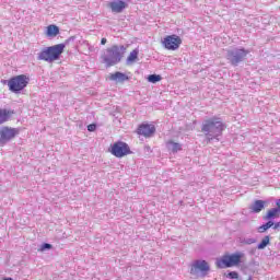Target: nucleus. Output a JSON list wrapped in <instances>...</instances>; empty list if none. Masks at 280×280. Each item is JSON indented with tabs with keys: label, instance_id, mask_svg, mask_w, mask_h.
<instances>
[{
	"label": "nucleus",
	"instance_id": "15",
	"mask_svg": "<svg viewBox=\"0 0 280 280\" xmlns=\"http://www.w3.org/2000/svg\"><path fill=\"white\" fill-rule=\"evenodd\" d=\"M109 8H110L112 12H116L117 14H119V12H124V10L126 8V2H124L121 0L110 2Z\"/></svg>",
	"mask_w": 280,
	"mask_h": 280
},
{
	"label": "nucleus",
	"instance_id": "22",
	"mask_svg": "<svg viewBox=\"0 0 280 280\" xmlns=\"http://www.w3.org/2000/svg\"><path fill=\"white\" fill-rule=\"evenodd\" d=\"M161 80H163L161 74H151L148 77V82H151V84H156V82H161Z\"/></svg>",
	"mask_w": 280,
	"mask_h": 280
},
{
	"label": "nucleus",
	"instance_id": "14",
	"mask_svg": "<svg viewBox=\"0 0 280 280\" xmlns=\"http://www.w3.org/2000/svg\"><path fill=\"white\" fill-rule=\"evenodd\" d=\"M266 207V201L264 200H256L254 203L249 207L252 213H261Z\"/></svg>",
	"mask_w": 280,
	"mask_h": 280
},
{
	"label": "nucleus",
	"instance_id": "8",
	"mask_svg": "<svg viewBox=\"0 0 280 280\" xmlns=\"http://www.w3.org/2000/svg\"><path fill=\"white\" fill-rule=\"evenodd\" d=\"M246 56H248V50L244 48L228 51V60H230L231 65L234 67H237V65H240V62H242Z\"/></svg>",
	"mask_w": 280,
	"mask_h": 280
},
{
	"label": "nucleus",
	"instance_id": "16",
	"mask_svg": "<svg viewBox=\"0 0 280 280\" xmlns=\"http://www.w3.org/2000/svg\"><path fill=\"white\" fill-rule=\"evenodd\" d=\"M58 34H60V28L56 26V24H50L47 26L46 36H48V38H56Z\"/></svg>",
	"mask_w": 280,
	"mask_h": 280
},
{
	"label": "nucleus",
	"instance_id": "24",
	"mask_svg": "<svg viewBox=\"0 0 280 280\" xmlns=\"http://www.w3.org/2000/svg\"><path fill=\"white\" fill-rule=\"evenodd\" d=\"M89 132H95L97 130V125L96 124H91L88 126Z\"/></svg>",
	"mask_w": 280,
	"mask_h": 280
},
{
	"label": "nucleus",
	"instance_id": "9",
	"mask_svg": "<svg viewBox=\"0 0 280 280\" xmlns=\"http://www.w3.org/2000/svg\"><path fill=\"white\" fill-rule=\"evenodd\" d=\"M19 135V129L12 127L0 128V143H8Z\"/></svg>",
	"mask_w": 280,
	"mask_h": 280
},
{
	"label": "nucleus",
	"instance_id": "12",
	"mask_svg": "<svg viewBox=\"0 0 280 280\" xmlns=\"http://www.w3.org/2000/svg\"><path fill=\"white\" fill-rule=\"evenodd\" d=\"M108 78L112 82H118L119 84H124V82H128V80H130V77L119 71L110 73Z\"/></svg>",
	"mask_w": 280,
	"mask_h": 280
},
{
	"label": "nucleus",
	"instance_id": "6",
	"mask_svg": "<svg viewBox=\"0 0 280 280\" xmlns=\"http://www.w3.org/2000/svg\"><path fill=\"white\" fill-rule=\"evenodd\" d=\"M110 154L113 156H116V159H124V156H128V154H132V151H130V147L128 143L124 141H117L115 142L110 149H109Z\"/></svg>",
	"mask_w": 280,
	"mask_h": 280
},
{
	"label": "nucleus",
	"instance_id": "26",
	"mask_svg": "<svg viewBox=\"0 0 280 280\" xmlns=\"http://www.w3.org/2000/svg\"><path fill=\"white\" fill-rule=\"evenodd\" d=\"M255 238H248L247 241H245L244 242V244H248V245H250V244H255Z\"/></svg>",
	"mask_w": 280,
	"mask_h": 280
},
{
	"label": "nucleus",
	"instance_id": "11",
	"mask_svg": "<svg viewBox=\"0 0 280 280\" xmlns=\"http://www.w3.org/2000/svg\"><path fill=\"white\" fill-rule=\"evenodd\" d=\"M156 132V127L150 124H142L138 127V135L142 137H152Z\"/></svg>",
	"mask_w": 280,
	"mask_h": 280
},
{
	"label": "nucleus",
	"instance_id": "1",
	"mask_svg": "<svg viewBox=\"0 0 280 280\" xmlns=\"http://www.w3.org/2000/svg\"><path fill=\"white\" fill-rule=\"evenodd\" d=\"M224 130H226V124L222 121V118L215 116L206 119L201 126V132H203L208 139L222 137V132H224Z\"/></svg>",
	"mask_w": 280,
	"mask_h": 280
},
{
	"label": "nucleus",
	"instance_id": "17",
	"mask_svg": "<svg viewBox=\"0 0 280 280\" xmlns=\"http://www.w3.org/2000/svg\"><path fill=\"white\" fill-rule=\"evenodd\" d=\"M279 208H271L267 211L266 215L264 217V220H269V222H271L270 220H275L279 218Z\"/></svg>",
	"mask_w": 280,
	"mask_h": 280
},
{
	"label": "nucleus",
	"instance_id": "20",
	"mask_svg": "<svg viewBox=\"0 0 280 280\" xmlns=\"http://www.w3.org/2000/svg\"><path fill=\"white\" fill-rule=\"evenodd\" d=\"M168 145H172L171 150L172 152L176 153V152H180V150H183V147L180 145V143L178 142H174L172 140H170L167 142Z\"/></svg>",
	"mask_w": 280,
	"mask_h": 280
},
{
	"label": "nucleus",
	"instance_id": "5",
	"mask_svg": "<svg viewBox=\"0 0 280 280\" xmlns=\"http://www.w3.org/2000/svg\"><path fill=\"white\" fill-rule=\"evenodd\" d=\"M30 84V77L26 74H19L11 78L8 82L9 90L12 93H21Z\"/></svg>",
	"mask_w": 280,
	"mask_h": 280
},
{
	"label": "nucleus",
	"instance_id": "21",
	"mask_svg": "<svg viewBox=\"0 0 280 280\" xmlns=\"http://www.w3.org/2000/svg\"><path fill=\"white\" fill-rule=\"evenodd\" d=\"M268 244H270V236L267 235L258 244V246H257L258 250H264V248H266V246H268Z\"/></svg>",
	"mask_w": 280,
	"mask_h": 280
},
{
	"label": "nucleus",
	"instance_id": "27",
	"mask_svg": "<svg viewBox=\"0 0 280 280\" xmlns=\"http://www.w3.org/2000/svg\"><path fill=\"white\" fill-rule=\"evenodd\" d=\"M272 228H273L275 230L280 229V222L273 223Z\"/></svg>",
	"mask_w": 280,
	"mask_h": 280
},
{
	"label": "nucleus",
	"instance_id": "25",
	"mask_svg": "<svg viewBox=\"0 0 280 280\" xmlns=\"http://www.w3.org/2000/svg\"><path fill=\"white\" fill-rule=\"evenodd\" d=\"M49 249V248H51V244H49V243H45L43 246H42V250H45V249Z\"/></svg>",
	"mask_w": 280,
	"mask_h": 280
},
{
	"label": "nucleus",
	"instance_id": "2",
	"mask_svg": "<svg viewBox=\"0 0 280 280\" xmlns=\"http://www.w3.org/2000/svg\"><path fill=\"white\" fill-rule=\"evenodd\" d=\"M125 54L126 48L124 45H113L101 55V60L106 67H115V65L121 62Z\"/></svg>",
	"mask_w": 280,
	"mask_h": 280
},
{
	"label": "nucleus",
	"instance_id": "19",
	"mask_svg": "<svg viewBox=\"0 0 280 280\" xmlns=\"http://www.w3.org/2000/svg\"><path fill=\"white\" fill-rule=\"evenodd\" d=\"M272 226H275V222L268 221L258 228V233H266V231H268V229H272Z\"/></svg>",
	"mask_w": 280,
	"mask_h": 280
},
{
	"label": "nucleus",
	"instance_id": "29",
	"mask_svg": "<svg viewBox=\"0 0 280 280\" xmlns=\"http://www.w3.org/2000/svg\"><path fill=\"white\" fill-rule=\"evenodd\" d=\"M2 280H12V278H3Z\"/></svg>",
	"mask_w": 280,
	"mask_h": 280
},
{
	"label": "nucleus",
	"instance_id": "13",
	"mask_svg": "<svg viewBox=\"0 0 280 280\" xmlns=\"http://www.w3.org/2000/svg\"><path fill=\"white\" fill-rule=\"evenodd\" d=\"M12 115H14V110L8 108H0V126L10 121V119H12Z\"/></svg>",
	"mask_w": 280,
	"mask_h": 280
},
{
	"label": "nucleus",
	"instance_id": "18",
	"mask_svg": "<svg viewBox=\"0 0 280 280\" xmlns=\"http://www.w3.org/2000/svg\"><path fill=\"white\" fill-rule=\"evenodd\" d=\"M139 60V50L138 48L133 49L127 57V65H135V61Z\"/></svg>",
	"mask_w": 280,
	"mask_h": 280
},
{
	"label": "nucleus",
	"instance_id": "4",
	"mask_svg": "<svg viewBox=\"0 0 280 280\" xmlns=\"http://www.w3.org/2000/svg\"><path fill=\"white\" fill-rule=\"evenodd\" d=\"M244 253L224 254L222 257L217 258V268H233L242 264Z\"/></svg>",
	"mask_w": 280,
	"mask_h": 280
},
{
	"label": "nucleus",
	"instance_id": "10",
	"mask_svg": "<svg viewBox=\"0 0 280 280\" xmlns=\"http://www.w3.org/2000/svg\"><path fill=\"white\" fill-rule=\"evenodd\" d=\"M209 270V262H207L206 260H196L191 265L190 275H198V272H201L202 277H207Z\"/></svg>",
	"mask_w": 280,
	"mask_h": 280
},
{
	"label": "nucleus",
	"instance_id": "28",
	"mask_svg": "<svg viewBox=\"0 0 280 280\" xmlns=\"http://www.w3.org/2000/svg\"><path fill=\"white\" fill-rule=\"evenodd\" d=\"M106 43H107V39H106L105 37H103V38L101 39V45H106Z\"/></svg>",
	"mask_w": 280,
	"mask_h": 280
},
{
	"label": "nucleus",
	"instance_id": "3",
	"mask_svg": "<svg viewBox=\"0 0 280 280\" xmlns=\"http://www.w3.org/2000/svg\"><path fill=\"white\" fill-rule=\"evenodd\" d=\"M65 44H56L54 46L43 48L38 52L37 59L49 63L56 62V60H60V57L65 54Z\"/></svg>",
	"mask_w": 280,
	"mask_h": 280
},
{
	"label": "nucleus",
	"instance_id": "7",
	"mask_svg": "<svg viewBox=\"0 0 280 280\" xmlns=\"http://www.w3.org/2000/svg\"><path fill=\"white\" fill-rule=\"evenodd\" d=\"M162 45L164 49H167L168 51H176L183 45V39L180 36L173 34L164 37L162 40Z\"/></svg>",
	"mask_w": 280,
	"mask_h": 280
},
{
	"label": "nucleus",
	"instance_id": "23",
	"mask_svg": "<svg viewBox=\"0 0 280 280\" xmlns=\"http://www.w3.org/2000/svg\"><path fill=\"white\" fill-rule=\"evenodd\" d=\"M228 277L230 279H240V273H237V271H231L228 273Z\"/></svg>",
	"mask_w": 280,
	"mask_h": 280
}]
</instances>
